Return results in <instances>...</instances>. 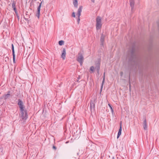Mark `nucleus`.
I'll list each match as a JSON object with an SVG mask.
<instances>
[{"mask_svg": "<svg viewBox=\"0 0 159 159\" xmlns=\"http://www.w3.org/2000/svg\"><path fill=\"white\" fill-rule=\"evenodd\" d=\"M102 18L98 16L96 18V28L97 30L100 29L102 26Z\"/></svg>", "mask_w": 159, "mask_h": 159, "instance_id": "f257e3e1", "label": "nucleus"}, {"mask_svg": "<svg viewBox=\"0 0 159 159\" xmlns=\"http://www.w3.org/2000/svg\"><path fill=\"white\" fill-rule=\"evenodd\" d=\"M83 60L84 57L83 55L79 53L77 58V60L80 63L81 66L83 64Z\"/></svg>", "mask_w": 159, "mask_h": 159, "instance_id": "f03ea898", "label": "nucleus"}, {"mask_svg": "<svg viewBox=\"0 0 159 159\" xmlns=\"http://www.w3.org/2000/svg\"><path fill=\"white\" fill-rule=\"evenodd\" d=\"M21 113L22 118L26 120L28 117V115L26 111L24 110H21Z\"/></svg>", "mask_w": 159, "mask_h": 159, "instance_id": "7ed1b4c3", "label": "nucleus"}, {"mask_svg": "<svg viewBox=\"0 0 159 159\" xmlns=\"http://www.w3.org/2000/svg\"><path fill=\"white\" fill-rule=\"evenodd\" d=\"M83 7L82 6H80L78 10V12L77 13V15L78 16V18L77 19L78 24H79L80 21V16L81 15V13L82 11V9Z\"/></svg>", "mask_w": 159, "mask_h": 159, "instance_id": "20e7f679", "label": "nucleus"}, {"mask_svg": "<svg viewBox=\"0 0 159 159\" xmlns=\"http://www.w3.org/2000/svg\"><path fill=\"white\" fill-rule=\"evenodd\" d=\"M16 3L15 2H13L12 4V8L13 9L14 11L15 12L17 16V17H18V13L17 12V11L16 8Z\"/></svg>", "mask_w": 159, "mask_h": 159, "instance_id": "39448f33", "label": "nucleus"}, {"mask_svg": "<svg viewBox=\"0 0 159 159\" xmlns=\"http://www.w3.org/2000/svg\"><path fill=\"white\" fill-rule=\"evenodd\" d=\"M42 2L43 1L40 3H39V5L38 7L37 8V14L36 15V16L38 17V18H39V17L40 14V8L41 6Z\"/></svg>", "mask_w": 159, "mask_h": 159, "instance_id": "423d86ee", "label": "nucleus"}, {"mask_svg": "<svg viewBox=\"0 0 159 159\" xmlns=\"http://www.w3.org/2000/svg\"><path fill=\"white\" fill-rule=\"evenodd\" d=\"M18 105L19 106L20 110H24V107L23 105V103L22 102L20 99L18 100Z\"/></svg>", "mask_w": 159, "mask_h": 159, "instance_id": "0eeeda50", "label": "nucleus"}, {"mask_svg": "<svg viewBox=\"0 0 159 159\" xmlns=\"http://www.w3.org/2000/svg\"><path fill=\"white\" fill-rule=\"evenodd\" d=\"M66 50L65 48H63V51L61 55V57L63 60H64L66 58Z\"/></svg>", "mask_w": 159, "mask_h": 159, "instance_id": "6e6552de", "label": "nucleus"}, {"mask_svg": "<svg viewBox=\"0 0 159 159\" xmlns=\"http://www.w3.org/2000/svg\"><path fill=\"white\" fill-rule=\"evenodd\" d=\"M130 5L131 7V10L132 11L133 9L135 2L134 0H130Z\"/></svg>", "mask_w": 159, "mask_h": 159, "instance_id": "1a4fd4ad", "label": "nucleus"}, {"mask_svg": "<svg viewBox=\"0 0 159 159\" xmlns=\"http://www.w3.org/2000/svg\"><path fill=\"white\" fill-rule=\"evenodd\" d=\"M95 100H94L93 101L91 100L90 102V108L91 110H92V109H94L95 107Z\"/></svg>", "mask_w": 159, "mask_h": 159, "instance_id": "9d476101", "label": "nucleus"}, {"mask_svg": "<svg viewBox=\"0 0 159 159\" xmlns=\"http://www.w3.org/2000/svg\"><path fill=\"white\" fill-rule=\"evenodd\" d=\"M121 131H122V125L121 123H120V128L119 130V131L118 133L117 136V138H118L120 136V135L121 133Z\"/></svg>", "mask_w": 159, "mask_h": 159, "instance_id": "9b49d317", "label": "nucleus"}, {"mask_svg": "<svg viewBox=\"0 0 159 159\" xmlns=\"http://www.w3.org/2000/svg\"><path fill=\"white\" fill-rule=\"evenodd\" d=\"M143 127L144 130H147V124L146 120V119H145L143 121Z\"/></svg>", "mask_w": 159, "mask_h": 159, "instance_id": "f8f14e48", "label": "nucleus"}, {"mask_svg": "<svg viewBox=\"0 0 159 159\" xmlns=\"http://www.w3.org/2000/svg\"><path fill=\"white\" fill-rule=\"evenodd\" d=\"M73 4L75 7L77 8L78 6V0H74Z\"/></svg>", "mask_w": 159, "mask_h": 159, "instance_id": "ddd939ff", "label": "nucleus"}, {"mask_svg": "<svg viewBox=\"0 0 159 159\" xmlns=\"http://www.w3.org/2000/svg\"><path fill=\"white\" fill-rule=\"evenodd\" d=\"M105 36L104 35H103L102 34L101 38L100 39V41L101 42V44L103 45V42L104 40Z\"/></svg>", "mask_w": 159, "mask_h": 159, "instance_id": "4468645a", "label": "nucleus"}, {"mask_svg": "<svg viewBox=\"0 0 159 159\" xmlns=\"http://www.w3.org/2000/svg\"><path fill=\"white\" fill-rule=\"evenodd\" d=\"M105 73L104 72L103 74V80H102V85H101V89L102 88L103 85L104 83L105 82Z\"/></svg>", "mask_w": 159, "mask_h": 159, "instance_id": "2eb2a0df", "label": "nucleus"}, {"mask_svg": "<svg viewBox=\"0 0 159 159\" xmlns=\"http://www.w3.org/2000/svg\"><path fill=\"white\" fill-rule=\"evenodd\" d=\"M96 68L97 69V71L98 73L100 69V63H97V66L96 67Z\"/></svg>", "mask_w": 159, "mask_h": 159, "instance_id": "dca6fc26", "label": "nucleus"}, {"mask_svg": "<svg viewBox=\"0 0 159 159\" xmlns=\"http://www.w3.org/2000/svg\"><path fill=\"white\" fill-rule=\"evenodd\" d=\"M11 48L12 50V55L13 56H14V55H15V54L14 50V47L13 44H11Z\"/></svg>", "mask_w": 159, "mask_h": 159, "instance_id": "f3484780", "label": "nucleus"}, {"mask_svg": "<svg viewBox=\"0 0 159 159\" xmlns=\"http://www.w3.org/2000/svg\"><path fill=\"white\" fill-rule=\"evenodd\" d=\"M10 96V94H9L8 93L6 95H5L4 96V98L5 99H8L9 98Z\"/></svg>", "mask_w": 159, "mask_h": 159, "instance_id": "a211bd4d", "label": "nucleus"}, {"mask_svg": "<svg viewBox=\"0 0 159 159\" xmlns=\"http://www.w3.org/2000/svg\"><path fill=\"white\" fill-rule=\"evenodd\" d=\"M58 43L61 46L64 44V41L62 40H60L59 41Z\"/></svg>", "mask_w": 159, "mask_h": 159, "instance_id": "6ab92c4d", "label": "nucleus"}, {"mask_svg": "<svg viewBox=\"0 0 159 159\" xmlns=\"http://www.w3.org/2000/svg\"><path fill=\"white\" fill-rule=\"evenodd\" d=\"M94 67L93 66H91L90 68V70L92 71V72H93L94 71Z\"/></svg>", "mask_w": 159, "mask_h": 159, "instance_id": "aec40b11", "label": "nucleus"}, {"mask_svg": "<svg viewBox=\"0 0 159 159\" xmlns=\"http://www.w3.org/2000/svg\"><path fill=\"white\" fill-rule=\"evenodd\" d=\"M134 53V50L133 49H132L130 52L131 57V58H132V57L133 56Z\"/></svg>", "mask_w": 159, "mask_h": 159, "instance_id": "412c9836", "label": "nucleus"}, {"mask_svg": "<svg viewBox=\"0 0 159 159\" xmlns=\"http://www.w3.org/2000/svg\"><path fill=\"white\" fill-rule=\"evenodd\" d=\"M108 105L109 106V107H110V108L111 111L112 112H113V108H112L111 106V105L110 104H108Z\"/></svg>", "mask_w": 159, "mask_h": 159, "instance_id": "4be33fe9", "label": "nucleus"}, {"mask_svg": "<svg viewBox=\"0 0 159 159\" xmlns=\"http://www.w3.org/2000/svg\"><path fill=\"white\" fill-rule=\"evenodd\" d=\"M13 62H14V63H15V55H14V56H13Z\"/></svg>", "mask_w": 159, "mask_h": 159, "instance_id": "5701e85b", "label": "nucleus"}, {"mask_svg": "<svg viewBox=\"0 0 159 159\" xmlns=\"http://www.w3.org/2000/svg\"><path fill=\"white\" fill-rule=\"evenodd\" d=\"M120 74L121 76H122L123 74V73L122 71H121L120 72Z\"/></svg>", "mask_w": 159, "mask_h": 159, "instance_id": "b1692460", "label": "nucleus"}, {"mask_svg": "<svg viewBox=\"0 0 159 159\" xmlns=\"http://www.w3.org/2000/svg\"><path fill=\"white\" fill-rule=\"evenodd\" d=\"M72 16L73 17H75V13L74 12H73L72 13Z\"/></svg>", "mask_w": 159, "mask_h": 159, "instance_id": "393cba45", "label": "nucleus"}, {"mask_svg": "<svg viewBox=\"0 0 159 159\" xmlns=\"http://www.w3.org/2000/svg\"><path fill=\"white\" fill-rule=\"evenodd\" d=\"M53 148L55 150H56V147L55 146H53Z\"/></svg>", "mask_w": 159, "mask_h": 159, "instance_id": "a878e982", "label": "nucleus"}, {"mask_svg": "<svg viewBox=\"0 0 159 159\" xmlns=\"http://www.w3.org/2000/svg\"><path fill=\"white\" fill-rule=\"evenodd\" d=\"M95 0H91V1L93 3H94L95 2Z\"/></svg>", "mask_w": 159, "mask_h": 159, "instance_id": "bb28decb", "label": "nucleus"}, {"mask_svg": "<svg viewBox=\"0 0 159 159\" xmlns=\"http://www.w3.org/2000/svg\"><path fill=\"white\" fill-rule=\"evenodd\" d=\"M2 150V148L1 147H0V151Z\"/></svg>", "mask_w": 159, "mask_h": 159, "instance_id": "cd10ccee", "label": "nucleus"}, {"mask_svg": "<svg viewBox=\"0 0 159 159\" xmlns=\"http://www.w3.org/2000/svg\"><path fill=\"white\" fill-rule=\"evenodd\" d=\"M129 88H130V84H129Z\"/></svg>", "mask_w": 159, "mask_h": 159, "instance_id": "c85d7f7f", "label": "nucleus"}, {"mask_svg": "<svg viewBox=\"0 0 159 159\" xmlns=\"http://www.w3.org/2000/svg\"><path fill=\"white\" fill-rule=\"evenodd\" d=\"M112 159H115V158H114V157H113L112 158Z\"/></svg>", "mask_w": 159, "mask_h": 159, "instance_id": "c756f323", "label": "nucleus"}]
</instances>
